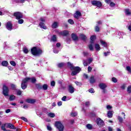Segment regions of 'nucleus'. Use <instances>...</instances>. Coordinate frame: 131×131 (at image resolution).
<instances>
[{
  "instance_id": "1",
  "label": "nucleus",
  "mask_w": 131,
  "mask_h": 131,
  "mask_svg": "<svg viewBox=\"0 0 131 131\" xmlns=\"http://www.w3.org/2000/svg\"><path fill=\"white\" fill-rule=\"evenodd\" d=\"M67 65L70 68V70L72 72L71 75L72 76H75V75H77V73H79L80 71H81V68L79 67H74L73 64L71 63L70 62H68L67 63Z\"/></svg>"
},
{
  "instance_id": "2",
  "label": "nucleus",
  "mask_w": 131,
  "mask_h": 131,
  "mask_svg": "<svg viewBox=\"0 0 131 131\" xmlns=\"http://www.w3.org/2000/svg\"><path fill=\"white\" fill-rule=\"evenodd\" d=\"M31 53L33 56L39 57L42 55V50L37 47H33L31 49Z\"/></svg>"
},
{
  "instance_id": "3",
  "label": "nucleus",
  "mask_w": 131,
  "mask_h": 131,
  "mask_svg": "<svg viewBox=\"0 0 131 131\" xmlns=\"http://www.w3.org/2000/svg\"><path fill=\"white\" fill-rule=\"evenodd\" d=\"M2 94L5 97H9V93H10V90L9 87L6 84H3L2 88Z\"/></svg>"
},
{
  "instance_id": "4",
  "label": "nucleus",
  "mask_w": 131,
  "mask_h": 131,
  "mask_svg": "<svg viewBox=\"0 0 131 131\" xmlns=\"http://www.w3.org/2000/svg\"><path fill=\"white\" fill-rule=\"evenodd\" d=\"M55 126L58 131H64V125L61 122L57 121L55 122Z\"/></svg>"
},
{
  "instance_id": "5",
  "label": "nucleus",
  "mask_w": 131,
  "mask_h": 131,
  "mask_svg": "<svg viewBox=\"0 0 131 131\" xmlns=\"http://www.w3.org/2000/svg\"><path fill=\"white\" fill-rule=\"evenodd\" d=\"M28 78H25L24 79L21 83V88L22 90H26L27 89L28 84L27 82H28Z\"/></svg>"
},
{
  "instance_id": "6",
  "label": "nucleus",
  "mask_w": 131,
  "mask_h": 131,
  "mask_svg": "<svg viewBox=\"0 0 131 131\" xmlns=\"http://www.w3.org/2000/svg\"><path fill=\"white\" fill-rule=\"evenodd\" d=\"M91 4L92 6H94L95 7H98V8H101L103 5L102 4V2L98 1L93 0L91 1Z\"/></svg>"
},
{
  "instance_id": "7",
  "label": "nucleus",
  "mask_w": 131,
  "mask_h": 131,
  "mask_svg": "<svg viewBox=\"0 0 131 131\" xmlns=\"http://www.w3.org/2000/svg\"><path fill=\"white\" fill-rule=\"evenodd\" d=\"M99 86L101 90H102V93L103 94H106L107 93V90H106V88H107V85L104 83H100L99 84Z\"/></svg>"
},
{
  "instance_id": "8",
  "label": "nucleus",
  "mask_w": 131,
  "mask_h": 131,
  "mask_svg": "<svg viewBox=\"0 0 131 131\" xmlns=\"http://www.w3.org/2000/svg\"><path fill=\"white\" fill-rule=\"evenodd\" d=\"M14 17H16L17 20L22 19L23 18V14L20 12H15L13 13Z\"/></svg>"
},
{
  "instance_id": "9",
  "label": "nucleus",
  "mask_w": 131,
  "mask_h": 131,
  "mask_svg": "<svg viewBox=\"0 0 131 131\" xmlns=\"http://www.w3.org/2000/svg\"><path fill=\"white\" fill-rule=\"evenodd\" d=\"M6 27L8 30L11 31L13 29V24H12V21H8L6 24Z\"/></svg>"
},
{
  "instance_id": "10",
  "label": "nucleus",
  "mask_w": 131,
  "mask_h": 131,
  "mask_svg": "<svg viewBox=\"0 0 131 131\" xmlns=\"http://www.w3.org/2000/svg\"><path fill=\"white\" fill-rule=\"evenodd\" d=\"M96 123L99 126V127H102L104 126V121L99 118L96 119Z\"/></svg>"
},
{
  "instance_id": "11",
  "label": "nucleus",
  "mask_w": 131,
  "mask_h": 131,
  "mask_svg": "<svg viewBox=\"0 0 131 131\" xmlns=\"http://www.w3.org/2000/svg\"><path fill=\"white\" fill-rule=\"evenodd\" d=\"M71 37L73 40H74V41H77L79 39L78 36H77V35L76 34L73 33L71 34Z\"/></svg>"
},
{
  "instance_id": "12",
  "label": "nucleus",
  "mask_w": 131,
  "mask_h": 131,
  "mask_svg": "<svg viewBox=\"0 0 131 131\" xmlns=\"http://www.w3.org/2000/svg\"><path fill=\"white\" fill-rule=\"evenodd\" d=\"M87 38L88 37L86 36L83 34H80L79 35V39H81V40H83V41H86Z\"/></svg>"
},
{
  "instance_id": "13",
  "label": "nucleus",
  "mask_w": 131,
  "mask_h": 131,
  "mask_svg": "<svg viewBox=\"0 0 131 131\" xmlns=\"http://www.w3.org/2000/svg\"><path fill=\"white\" fill-rule=\"evenodd\" d=\"M7 127L8 128H10V129H16V128L15 127V125L14 124L10 123H7Z\"/></svg>"
},
{
  "instance_id": "14",
  "label": "nucleus",
  "mask_w": 131,
  "mask_h": 131,
  "mask_svg": "<svg viewBox=\"0 0 131 131\" xmlns=\"http://www.w3.org/2000/svg\"><path fill=\"white\" fill-rule=\"evenodd\" d=\"M75 89H74L72 85H69L68 91L70 94H73V93L75 92Z\"/></svg>"
},
{
  "instance_id": "15",
  "label": "nucleus",
  "mask_w": 131,
  "mask_h": 131,
  "mask_svg": "<svg viewBox=\"0 0 131 131\" xmlns=\"http://www.w3.org/2000/svg\"><path fill=\"white\" fill-rule=\"evenodd\" d=\"M26 102H27V103H29L30 104H34V103H35V102H36V100L33 99H27L26 100Z\"/></svg>"
},
{
  "instance_id": "16",
  "label": "nucleus",
  "mask_w": 131,
  "mask_h": 131,
  "mask_svg": "<svg viewBox=\"0 0 131 131\" xmlns=\"http://www.w3.org/2000/svg\"><path fill=\"white\" fill-rule=\"evenodd\" d=\"M26 78L29 79H28V82L29 81V80H31V82H32V83H35V82H36V78H35V77H33L32 78L26 77Z\"/></svg>"
},
{
  "instance_id": "17",
  "label": "nucleus",
  "mask_w": 131,
  "mask_h": 131,
  "mask_svg": "<svg viewBox=\"0 0 131 131\" xmlns=\"http://www.w3.org/2000/svg\"><path fill=\"white\" fill-rule=\"evenodd\" d=\"M35 88L38 90V91H40L41 90H42V85H41V83H36Z\"/></svg>"
},
{
  "instance_id": "18",
  "label": "nucleus",
  "mask_w": 131,
  "mask_h": 131,
  "mask_svg": "<svg viewBox=\"0 0 131 131\" xmlns=\"http://www.w3.org/2000/svg\"><path fill=\"white\" fill-rule=\"evenodd\" d=\"M60 34L62 36H67V35H69V31L64 30L60 33Z\"/></svg>"
},
{
  "instance_id": "19",
  "label": "nucleus",
  "mask_w": 131,
  "mask_h": 131,
  "mask_svg": "<svg viewBox=\"0 0 131 131\" xmlns=\"http://www.w3.org/2000/svg\"><path fill=\"white\" fill-rule=\"evenodd\" d=\"M50 41H53V42H56L57 41V35H53L50 38Z\"/></svg>"
},
{
  "instance_id": "20",
  "label": "nucleus",
  "mask_w": 131,
  "mask_h": 131,
  "mask_svg": "<svg viewBox=\"0 0 131 131\" xmlns=\"http://www.w3.org/2000/svg\"><path fill=\"white\" fill-rule=\"evenodd\" d=\"M58 26H59V25H58V22L57 21H54L51 25L52 28H53L54 29L58 28Z\"/></svg>"
},
{
  "instance_id": "21",
  "label": "nucleus",
  "mask_w": 131,
  "mask_h": 131,
  "mask_svg": "<svg viewBox=\"0 0 131 131\" xmlns=\"http://www.w3.org/2000/svg\"><path fill=\"white\" fill-rule=\"evenodd\" d=\"M90 82L91 84H93L96 82V79H95V77L94 76H92L90 78Z\"/></svg>"
},
{
  "instance_id": "22",
  "label": "nucleus",
  "mask_w": 131,
  "mask_h": 131,
  "mask_svg": "<svg viewBox=\"0 0 131 131\" xmlns=\"http://www.w3.org/2000/svg\"><path fill=\"white\" fill-rule=\"evenodd\" d=\"M39 26H40V28H42V29H47V26H46V25L45 24V23H42V22H40L39 24Z\"/></svg>"
},
{
  "instance_id": "23",
  "label": "nucleus",
  "mask_w": 131,
  "mask_h": 131,
  "mask_svg": "<svg viewBox=\"0 0 131 131\" xmlns=\"http://www.w3.org/2000/svg\"><path fill=\"white\" fill-rule=\"evenodd\" d=\"M100 43H101V46H103L105 48H107L108 47V45L106 41H103V40H100Z\"/></svg>"
},
{
  "instance_id": "24",
  "label": "nucleus",
  "mask_w": 131,
  "mask_h": 131,
  "mask_svg": "<svg viewBox=\"0 0 131 131\" xmlns=\"http://www.w3.org/2000/svg\"><path fill=\"white\" fill-rule=\"evenodd\" d=\"M107 117L108 118H112V117H113V113H112V111H109L107 112Z\"/></svg>"
},
{
  "instance_id": "25",
  "label": "nucleus",
  "mask_w": 131,
  "mask_h": 131,
  "mask_svg": "<svg viewBox=\"0 0 131 131\" xmlns=\"http://www.w3.org/2000/svg\"><path fill=\"white\" fill-rule=\"evenodd\" d=\"M95 49L96 51H100V50H101V47H100V45L96 43L95 45Z\"/></svg>"
},
{
  "instance_id": "26",
  "label": "nucleus",
  "mask_w": 131,
  "mask_h": 131,
  "mask_svg": "<svg viewBox=\"0 0 131 131\" xmlns=\"http://www.w3.org/2000/svg\"><path fill=\"white\" fill-rule=\"evenodd\" d=\"M2 65L4 67H7V66L9 65V62H8V61H3L2 62Z\"/></svg>"
},
{
  "instance_id": "27",
  "label": "nucleus",
  "mask_w": 131,
  "mask_h": 131,
  "mask_svg": "<svg viewBox=\"0 0 131 131\" xmlns=\"http://www.w3.org/2000/svg\"><path fill=\"white\" fill-rule=\"evenodd\" d=\"M16 99V96L14 95H11L9 96V101H14Z\"/></svg>"
},
{
  "instance_id": "28",
  "label": "nucleus",
  "mask_w": 131,
  "mask_h": 131,
  "mask_svg": "<svg viewBox=\"0 0 131 131\" xmlns=\"http://www.w3.org/2000/svg\"><path fill=\"white\" fill-rule=\"evenodd\" d=\"M48 88H49V85L47 84L42 85V90H43V91H47V90H48Z\"/></svg>"
},
{
  "instance_id": "29",
  "label": "nucleus",
  "mask_w": 131,
  "mask_h": 131,
  "mask_svg": "<svg viewBox=\"0 0 131 131\" xmlns=\"http://www.w3.org/2000/svg\"><path fill=\"white\" fill-rule=\"evenodd\" d=\"M64 66L65 63L64 62H60L57 64L58 68H62V67H64Z\"/></svg>"
},
{
  "instance_id": "30",
  "label": "nucleus",
  "mask_w": 131,
  "mask_h": 131,
  "mask_svg": "<svg viewBox=\"0 0 131 131\" xmlns=\"http://www.w3.org/2000/svg\"><path fill=\"white\" fill-rule=\"evenodd\" d=\"M10 86H11L12 90H13V91H16V85H15V84L11 83L10 84Z\"/></svg>"
},
{
  "instance_id": "31",
  "label": "nucleus",
  "mask_w": 131,
  "mask_h": 131,
  "mask_svg": "<svg viewBox=\"0 0 131 131\" xmlns=\"http://www.w3.org/2000/svg\"><path fill=\"white\" fill-rule=\"evenodd\" d=\"M48 116L51 118H54L55 117V113H50L48 114Z\"/></svg>"
},
{
  "instance_id": "32",
  "label": "nucleus",
  "mask_w": 131,
  "mask_h": 131,
  "mask_svg": "<svg viewBox=\"0 0 131 131\" xmlns=\"http://www.w3.org/2000/svg\"><path fill=\"white\" fill-rule=\"evenodd\" d=\"M68 22L71 25H73V24H74V21H73V20L72 19H68Z\"/></svg>"
},
{
  "instance_id": "33",
  "label": "nucleus",
  "mask_w": 131,
  "mask_h": 131,
  "mask_svg": "<svg viewBox=\"0 0 131 131\" xmlns=\"http://www.w3.org/2000/svg\"><path fill=\"white\" fill-rule=\"evenodd\" d=\"M97 38V36L96 35H92L90 37L91 40H96V39Z\"/></svg>"
},
{
  "instance_id": "34",
  "label": "nucleus",
  "mask_w": 131,
  "mask_h": 131,
  "mask_svg": "<svg viewBox=\"0 0 131 131\" xmlns=\"http://www.w3.org/2000/svg\"><path fill=\"white\" fill-rule=\"evenodd\" d=\"M75 83H76V85H78V86H81V85H82V83H81V82H78L77 81H76L75 82Z\"/></svg>"
},
{
  "instance_id": "35",
  "label": "nucleus",
  "mask_w": 131,
  "mask_h": 131,
  "mask_svg": "<svg viewBox=\"0 0 131 131\" xmlns=\"http://www.w3.org/2000/svg\"><path fill=\"white\" fill-rule=\"evenodd\" d=\"M127 92L128 94H131V85L128 86L127 88Z\"/></svg>"
},
{
  "instance_id": "36",
  "label": "nucleus",
  "mask_w": 131,
  "mask_h": 131,
  "mask_svg": "<svg viewBox=\"0 0 131 131\" xmlns=\"http://www.w3.org/2000/svg\"><path fill=\"white\" fill-rule=\"evenodd\" d=\"M86 126L88 129H93V126H92V124H88Z\"/></svg>"
},
{
  "instance_id": "37",
  "label": "nucleus",
  "mask_w": 131,
  "mask_h": 131,
  "mask_svg": "<svg viewBox=\"0 0 131 131\" xmlns=\"http://www.w3.org/2000/svg\"><path fill=\"white\" fill-rule=\"evenodd\" d=\"M126 15H127V16H128L129 15H130L131 13L129 12V9H127L125 10V12Z\"/></svg>"
},
{
  "instance_id": "38",
  "label": "nucleus",
  "mask_w": 131,
  "mask_h": 131,
  "mask_svg": "<svg viewBox=\"0 0 131 131\" xmlns=\"http://www.w3.org/2000/svg\"><path fill=\"white\" fill-rule=\"evenodd\" d=\"M118 120H119V122H120V123H122V121H123V119L121 117L119 116L118 117Z\"/></svg>"
},
{
  "instance_id": "39",
  "label": "nucleus",
  "mask_w": 131,
  "mask_h": 131,
  "mask_svg": "<svg viewBox=\"0 0 131 131\" xmlns=\"http://www.w3.org/2000/svg\"><path fill=\"white\" fill-rule=\"evenodd\" d=\"M89 48L90 51H94V47L93 46V45L90 44L89 45Z\"/></svg>"
},
{
  "instance_id": "40",
  "label": "nucleus",
  "mask_w": 131,
  "mask_h": 131,
  "mask_svg": "<svg viewBox=\"0 0 131 131\" xmlns=\"http://www.w3.org/2000/svg\"><path fill=\"white\" fill-rule=\"evenodd\" d=\"M22 95V91L20 90H18L17 91V96H21Z\"/></svg>"
},
{
  "instance_id": "41",
  "label": "nucleus",
  "mask_w": 131,
  "mask_h": 131,
  "mask_svg": "<svg viewBox=\"0 0 131 131\" xmlns=\"http://www.w3.org/2000/svg\"><path fill=\"white\" fill-rule=\"evenodd\" d=\"M126 70H127V71H128V72H129V73H131V68L129 66H127L126 67Z\"/></svg>"
},
{
  "instance_id": "42",
  "label": "nucleus",
  "mask_w": 131,
  "mask_h": 131,
  "mask_svg": "<svg viewBox=\"0 0 131 131\" xmlns=\"http://www.w3.org/2000/svg\"><path fill=\"white\" fill-rule=\"evenodd\" d=\"M77 116V113H76L72 112L71 113V116L72 117H75V116Z\"/></svg>"
},
{
  "instance_id": "43",
  "label": "nucleus",
  "mask_w": 131,
  "mask_h": 131,
  "mask_svg": "<svg viewBox=\"0 0 131 131\" xmlns=\"http://www.w3.org/2000/svg\"><path fill=\"white\" fill-rule=\"evenodd\" d=\"M29 52V51L28 50V49L26 48H24V53H25V54H28Z\"/></svg>"
},
{
  "instance_id": "44",
  "label": "nucleus",
  "mask_w": 131,
  "mask_h": 131,
  "mask_svg": "<svg viewBox=\"0 0 131 131\" xmlns=\"http://www.w3.org/2000/svg\"><path fill=\"white\" fill-rule=\"evenodd\" d=\"M89 93H91V94H94L95 93V90H94L93 88H91L89 90Z\"/></svg>"
},
{
  "instance_id": "45",
  "label": "nucleus",
  "mask_w": 131,
  "mask_h": 131,
  "mask_svg": "<svg viewBox=\"0 0 131 131\" xmlns=\"http://www.w3.org/2000/svg\"><path fill=\"white\" fill-rule=\"evenodd\" d=\"M24 23V20H23L21 18L18 19V24H23Z\"/></svg>"
},
{
  "instance_id": "46",
  "label": "nucleus",
  "mask_w": 131,
  "mask_h": 131,
  "mask_svg": "<svg viewBox=\"0 0 131 131\" xmlns=\"http://www.w3.org/2000/svg\"><path fill=\"white\" fill-rule=\"evenodd\" d=\"M20 119H21V120H24V121H25V122H27L28 121V120H27V118L24 117H21Z\"/></svg>"
},
{
  "instance_id": "47",
  "label": "nucleus",
  "mask_w": 131,
  "mask_h": 131,
  "mask_svg": "<svg viewBox=\"0 0 131 131\" xmlns=\"http://www.w3.org/2000/svg\"><path fill=\"white\" fill-rule=\"evenodd\" d=\"M112 82H114L115 83H116L117 82V79L115 77H113L112 79Z\"/></svg>"
},
{
  "instance_id": "48",
  "label": "nucleus",
  "mask_w": 131,
  "mask_h": 131,
  "mask_svg": "<svg viewBox=\"0 0 131 131\" xmlns=\"http://www.w3.org/2000/svg\"><path fill=\"white\" fill-rule=\"evenodd\" d=\"M10 63L11 64V65H12V66H16V62H15L14 61H11L10 62Z\"/></svg>"
},
{
  "instance_id": "49",
  "label": "nucleus",
  "mask_w": 131,
  "mask_h": 131,
  "mask_svg": "<svg viewBox=\"0 0 131 131\" xmlns=\"http://www.w3.org/2000/svg\"><path fill=\"white\" fill-rule=\"evenodd\" d=\"M51 86H55L56 85V82L55 81H52L51 82Z\"/></svg>"
},
{
  "instance_id": "50",
  "label": "nucleus",
  "mask_w": 131,
  "mask_h": 131,
  "mask_svg": "<svg viewBox=\"0 0 131 131\" xmlns=\"http://www.w3.org/2000/svg\"><path fill=\"white\" fill-rule=\"evenodd\" d=\"M95 31L96 32H99V31H100V28L99 27V26H96L95 27Z\"/></svg>"
},
{
  "instance_id": "51",
  "label": "nucleus",
  "mask_w": 131,
  "mask_h": 131,
  "mask_svg": "<svg viewBox=\"0 0 131 131\" xmlns=\"http://www.w3.org/2000/svg\"><path fill=\"white\" fill-rule=\"evenodd\" d=\"M110 7H111V8H114V7H115V3L113 2H111V3L110 4Z\"/></svg>"
},
{
  "instance_id": "52",
  "label": "nucleus",
  "mask_w": 131,
  "mask_h": 131,
  "mask_svg": "<svg viewBox=\"0 0 131 131\" xmlns=\"http://www.w3.org/2000/svg\"><path fill=\"white\" fill-rule=\"evenodd\" d=\"M74 18H75V19H77V20H78V19H79V15H77L76 13H75L74 14Z\"/></svg>"
},
{
  "instance_id": "53",
  "label": "nucleus",
  "mask_w": 131,
  "mask_h": 131,
  "mask_svg": "<svg viewBox=\"0 0 131 131\" xmlns=\"http://www.w3.org/2000/svg\"><path fill=\"white\" fill-rule=\"evenodd\" d=\"M76 13L79 16V17H81L82 14H81V12H80L79 11H77L76 12Z\"/></svg>"
},
{
  "instance_id": "54",
  "label": "nucleus",
  "mask_w": 131,
  "mask_h": 131,
  "mask_svg": "<svg viewBox=\"0 0 131 131\" xmlns=\"http://www.w3.org/2000/svg\"><path fill=\"white\" fill-rule=\"evenodd\" d=\"M83 76L85 79H88V78H89V76L88 75V74H83Z\"/></svg>"
},
{
  "instance_id": "55",
  "label": "nucleus",
  "mask_w": 131,
  "mask_h": 131,
  "mask_svg": "<svg viewBox=\"0 0 131 131\" xmlns=\"http://www.w3.org/2000/svg\"><path fill=\"white\" fill-rule=\"evenodd\" d=\"M109 54H110V52L107 51V52H105L104 53V55L105 56V57H107V56H108L109 55Z\"/></svg>"
},
{
  "instance_id": "56",
  "label": "nucleus",
  "mask_w": 131,
  "mask_h": 131,
  "mask_svg": "<svg viewBox=\"0 0 131 131\" xmlns=\"http://www.w3.org/2000/svg\"><path fill=\"white\" fill-rule=\"evenodd\" d=\"M66 99H67V97L66 96H64L61 98V100L62 101H63L64 102H65L66 101Z\"/></svg>"
},
{
  "instance_id": "57",
  "label": "nucleus",
  "mask_w": 131,
  "mask_h": 131,
  "mask_svg": "<svg viewBox=\"0 0 131 131\" xmlns=\"http://www.w3.org/2000/svg\"><path fill=\"white\" fill-rule=\"evenodd\" d=\"M106 108L107 110H111V109H112V106H111L110 105H107L106 106Z\"/></svg>"
},
{
  "instance_id": "58",
  "label": "nucleus",
  "mask_w": 131,
  "mask_h": 131,
  "mask_svg": "<svg viewBox=\"0 0 131 131\" xmlns=\"http://www.w3.org/2000/svg\"><path fill=\"white\" fill-rule=\"evenodd\" d=\"M88 62H89V64H91V63L92 62H93V58H89L88 59Z\"/></svg>"
},
{
  "instance_id": "59",
  "label": "nucleus",
  "mask_w": 131,
  "mask_h": 131,
  "mask_svg": "<svg viewBox=\"0 0 131 131\" xmlns=\"http://www.w3.org/2000/svg\"><path fill=\"white\" fill-rule=\"evenodd\" d=\"M84 66H88V62L86 60H84L83 62Z\"/></svg>"
},
{
  "instance_id": "60",
  "label": "nucleus",
  "mask_w": 131,
  "mask_h": 131,
  "mask_svg": "<svg viewBox=\"0 0 131 131\" xmlns=\"http://www.w3.org/2000/svg\"><path fill=\"white\" fill-rule=\"evenodd\" d=\"M85 106H86V107H88V106H90V101H86V102H85Z\"/></svg>"
},
{
  "instance_id": "61",
  "label": "nucleus",
  "mask_w": 131,
  "mask_h": 131,
  "mask_svg": "<svg viewBox=\"0 0 131 131\" xmlns=\"http://www.w3.org/2000/svg\"><path fill=\"white\" fill-rule=\"evenodd\" d=\"M83 54L84 57H86V56H89V53L88 52H83Z\"/></svg>"
},
{
  "instance_id": "62",
  "label": "nucleus",
  "mask_w": 131,
  "mask_h": 131,
  "mask_svg": "<svg viewBox=\"0 0 131 131\" xmlns=\"http://www.w3.org/2000/svg\"><path fill=\"white\" fill-rule=\"evenodd\" d=\"M121 89L122 90H125V84H123L121 86Z\"/></svg>"
},
{
  "instance_id": "63",
  "label": "nucleus",
  "mask_w": 131,
  "mask_h": 131,
  "mask_svg": "<svg viewBox=\"0 0 131 131\" xmlns=\"http://www.w3.org/2000/svg\"><path fill=\"white\" fill-rule=\"evenodd\" d=\"M88 72H91L92 71V67L90 66L88 67Z\"/></svg>"
},
{
  "instance_id": "64",
  "label": "nucleus",
  "mask_w": 131,
  "mask_h": 131,
  "mask_svg": "<svg viewBox=\"0 0 131 131\" xmlns=\"http://www.w3.org/2000/svg\"><path fill=\"white\" fill-rule=\"evenodd\" d=\"M91 114L92 117H96V113H92Z\"/></svg>"
}]
</instances>
